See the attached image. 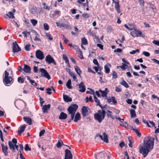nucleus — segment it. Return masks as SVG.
Wrapping results in <instances>:
<instances>
[{
    "instance_id": "f257e3e1",
    "label": "nucleus",
    "mask_w": 159,
    "mask_h": 159,
    "mask_svg": "<svg viewBox=\"0 0 159 159\" xmlns=\"http://www.w3.org/2000/svg\"><path fill=\"white\" fill-rule=\"evenodd\" d=\"M154 138L151 137L144 138L143 146H140L139 149L140 152L145 157L148 155L149 152L153 149L154 146Z\"/></svg>"
},
{
    "instance_id": "f03ea898",
    "label": "nucleus",
    "mask_w": 159,
    "mask_h": 159,
    "mask_svg": "<svg viewBox=\"0 0 159 159\" xmlns=\"http://www.w3.org/2000/svg\"><path fill=\"white\" fill-rule=\"evenodd\" d=\"M9 70L7 69L4 72V76L3 77V81L4 84L6 85L8 84H11L13 82V75L12 74V72L11 71V74H9Z\"/></svg>"
},
{
    "instance_id": "7ed1b4c3",
    "label": "nucleus",
    "mask_w": 159,
    "mask_h": 159,
    "mask_svg": "<svg viewBox=\"0 0 159 159\" xmlns=\"http://www.w3.org/2000/svg\"><path fill=\"white\" fill-rule=\"evenodd\" d=\"M98 112L94 114V117L99 123H101L104 119L106 112L103 109H102V111L99 110Z\"/></svg>"
},
{
    "instance_id": "20e7f679",
    "label": "nucleus",
    "mask_w": 159,
    "mask_h": 159,
    "mask_svg": "<svg viewBox=\"0 0 159 159\" xmlns=\"http://www.w3.org/2000/svg\"><path fill=\"white\" fill-rule=\"evenodd\" d=\"M78 107L77 105L74 104L70 105L67 109L69 114H71L72 120L74 119L75 112Z\"/></svg>"
},
{
    "instance_id": "39448f33",
    "label": "nucleus",
    "mask_w": 159,
    "mask_h": 159,
    "mask_svg": "<svg viewBox=\"0 0 159 159\" xmlns=\"http://www.w3.org/2000/svg\"><path fill=\"white\" fill-rule=\"evenodd\" d=\"M39 71L41 72L42 77H44L48 79V80L50 79V75L45 69L44 68H40L39 69Z\"/></svg>"
},
{
    "instance_id": "423d86ee",
    "label": "nucleus",
    "mask_w": 159,
    "mask_h": 159,
    "mask_svg": "<svg viewBox=\"0 0 159 159\" xmlns=\"http://www.w3.org/2000/svg\"><path fill=\"white\" fill-rule=\"evenodd\" d=\"M35 54L36 58L40 60H42L44 58L43 53L40 50H37Z\"/></svg>"
},
{
    "instance_id": "0eeeda50",
    "label": "nucleus",
    "mask_w": 159,
    "mask_h": 159,
    "mask_svg": "<svg viewBox=\"0 0 159 159\" xmlns=\"http://www.w3.org/2000/svg\"><path fill=\"white\" fill-rule=\"evenodd\" d=\"M8 145L10 149H12L13 152H15V148L17 151H18V145L16 144H14L11 141L8 142Z\"/></svg>"
},
{
    "instance_id": "6e6552de",
    "label": "nucleus",
    "mask_w": 159,
    "mask_h": 159,
    "mask_svg": "<svg viewBox=\"0 0 159 159\" xmlns=\"http://www.w3.org/2000/svg\"><path fill=\"white\" fill-rule=\"evenodd\" d=\"M13 53L18 52L21 50L20 48L16 42L13 43Z\"/></svg>"
},
{
    "instance_id": "1a4fd4ad",
    "label": "nucleus",
    "mask_w": 159,
    "mask_h": 159,
    "mask_svg": "<svg viewBox=\"0 0 159 159\" xmlns=\"http://www.w3.org/2000/svg\"><path fill=\"white\" fill-rule=\"evenodd\" d=\"M56 24L57 26L60 28L63 27L65 28L68 29H70L71 28L70 26L67 24H65L64 23H60L58 22H56Z\"/></svg>"
},
{
    "instance_id": "9d476101",
    "label": "nucleus",
    "mask_w": 159,
    "mask_h": 159,
    "mask_svg": "<svg viewBox=\"0 0 159 159\" xmlns=\"http://www.w3.org/2000/svg\"><path fill=\"white\" fill-rule=\"evenodd\" d=\"M103 137L102 135H99L98 134L97 135V136H99L100 139L106 143H108V136L105 132H103Z\"/></svg>"
},
{
    "instance_id": "9b49d317",
    "label": "nucleus",
    "mask_w": 159,
    "mask_h": 159,
    "mask_svg": "<svg viewBox=\"0 0 159 159\" xmlns=\"http://www.w3.org/2000/svg\"><path fill=\"white\" fill-rule=\"evenodd\" d=\"M65 156L64 159H72V154L70 151L68 149L65 150Z\"/></svg>"
},
{
    "instance_id": "f8f14e48",
    "label": "nucleus",
    "mask_w": 159,
    "mask_h": 159,
    "mask_svg": "<svg viewBox=\"0 0 159 159\" xmlns=\"http://www.w3.org/2000/svg\"><path fill=\"white\" fill-rule=\"evenodd\" d=\"M1 145L3 152L5 156H7L8 155L7 151L8 148L7 146H5L3 143H2Z\"/></svg>"
},
{
    "instance_id": "ddd939ff",
    "label": "nucleus",
    "mask_w": 159,
    "mask_h": 159,
    "mask_svg": "<svg viewBox=\"0 0 159 159\" xmlns=\"http://www.w3.org/2000/svg\"><path fill=\"white\" fill-rule=\"evenodd\" d=\"M79 87L80 89L79 91L81 93H84L85 91V87L84 85L83 82H81L79 85Z\"/></svg>"
},
{
    "instance_id": "4468645a",
    "label": "nucleus",
    "mask_w": 159,
    "mask_h": 159,
    "mask_svg": "<svg viewBox=\"0 0 159 159\" xmlns=\"http://www.w3.org/2000/svg\"><path fill=\"white\" fill-rule=\"evenodd\" d=\"M45 61L48 64H50L52 63V61H53V59L50 55H48L46 57Z\"/></svg>"
},
{
    "instance_id": "2eb2a0df",
    "label": "nucleus",
    "mask_w": 159,
    "mask_h": 159,
    "mask_svg": "<svg viewBox=\"0 0 159 159\" xmlns=\"http://www.w3.org/2000/svg\"><path fill=\"white\" fill-rule=\"evenodd\" d=\"M23 71L26 73H30L31 71V68L30 66L27 65H25L24 68L23 69Z\"/></svg>"
},
{
    "instance_id": "dca6fc26",
    "label": "nucleus",
    "mask_w": 159,
    "mask_h": 159,
    "mask_svg": "<svg viewBox=\"0 0 159 159\" xmlns=\"http://www.w3.org/2000/svg\"><path fill=\"white\" fill-rule=\"evenodd\" d=\"M119 1H117L114 2L115 4V8L116 11L117 12L119 13L120 12V6L119 4Z\"/></svg>"
},
{
    "instance_id": "f3484780",
    "label": "nucleus",
    "mask_w": 159,
    "mask_h": 159,
    "mask_svg": "<svg viewBox=\"0 0 159 159\" xmlns=\"http://www.w3.org/2000/svg\"><path fill=\"white\" fill-rule=\"evenodd\" d=\"M105 99L107 100L108 102L109 103L112 102L114 104H116L117 103V101L115 100V97H112L111 98H109L107 97L105 98Z\"/></svg>"
},
{
    "instance_id": "a211bd4d",
    "label": "nucleus",
    "mask_w": 159,
    "mask_h": 159,
    "mask_svg": "<svg viewBox=\"0 0 159 159\" xmlns=\"http://www.w3.org/2000/svg\"><path fill=\"white\" fill-rule=\"evenodd\" d=\"M50 105H45L43 106L42 108V110L43 112L45 113L47 112V110L50 108Z\"/></svg>"
},
{
    "instance_id": "6ab92c4d",
    "label": "nucleus",
    "mask_w": 159,
    "mask_h": 159,
    "mask_svg": "<svg viewBox=\"0 0 159 159\" xmlns=\"http://www.w3.org/2000/svg\"><path fill=\"white\" fill-rule=\"evenodd\" d=\"M111 65L109 63H107V65L105 66L104 69L106 73L108 74L109 73L110 71V68L111 67Z\"/></svg>"
},
{
    "instance_id": "aec40b11",
    "label": "nucleus",
    "mask_w": 159,
    "mask_h": 159,
    "mask_svg": "<svg viewBox=\"0 0 159 159\" xmlns=\"http://www.w3.org/2000/svg\"><path fill=\"white\" fill-rule=\"evenodd\" d=\"M67 117V115L63 112H61L60 114L59 118L61 120H64L66 119Z\"/></svg>"
},
{
    "instance_id": "412c9836",
    "label": "nucleus",
    "mask_w": 159,
    "mask_h": 159,
    "mask_svg": "<svg viewBox=\"0 0 159 159\" xmlns=\"http://www.w3.org/2000/svg\"><path fill=\"white\" fill-rule=\"evenodd\" d=\"M88 112L87 107L84 106L82 108V113L83 116H85L87 115Z\"/></svg>"
},
{
    "instance_id": "4be33fe9",
    "label": "nucleus",
    "mask_w": 159,
    "mask_h": 159,
    "mask_svg": "<svg viewBox=\"0 0 159 159\" xmlns=\"http://www.w3.org/2000/svg\"><path fill=\"white\" fill-rule=\"evenodd\" d=\"M24 120L28 125H31L32 124V120L29 117H24Z\"/></svg>"
},
{
    "instance_id": "5701e85b",
    "label": "nucleus",
    "mask_w": 159,
    "mask_h": 159,
    "mask_svg": "<svg viewBox=\"0 0 159 159\" xmlns=\"http://www.w3.org/2000/svg\"><path fill=\"white\" fill-rule=\"evenodd\" d=\"M94 100L95 102L97 103V105L99 106L102 109H103L105 107L102 106L101 105L100 103V101L95 95H94Z\"/></svg>"
},
{
    "instance_id": "b1692460",
    "label": "nucleus",
    "mask_w": 159,
    "mask_h": 159,
    "mask_svg": "<svg viewBox=\"0 0 159 159\" xmlns=\"http://www.w3.org/2000/svg\"><path fill=\"white\" fill-rule=\"evenodd\" d=\"M63 96L64 100L66 102H71L72 100L71 98L67 95H63Z\"/></svg>"
},
{
    "instance_id": "393cba45",
    "label": "nucleus",
    "mask_w": 159,
    "mask_h": 159,
    "mask_svg": "<svg viewBox=\"0 0 159 159\" xmlns=\"http://www.w3.org/2000/svg\"><path fill=\"white\" fill-rule=\"evenodd\" d=\"M25 128V125H23L19 128L18 130V134H21L23 132Z\"/></svg>"
},
{
    "instance_id": "a878e982",
    "label": "nucleus",
    "mask_w": 159,
    "mask_h": 159,
    "mask_svg": "<svg viewBox=\"0 0 159 159\" xmlns=\"http://www.w3.org/2000/svg\"><path fill=\"white\" fill-rule=\"evenodd\" d=\"M105 156V154L102 152H101L98 155V159H104V157Z\"/></svg>"
},
{
    "instance_id": "bb28decb",
    "label": "nucleus",
    "mask_w": 159,
    "mask_h": 159,
    "mask_svg": "<svg viewBox=\"0 0 159 159\" xmlns=\"http://www.w3.org/2000/svg\"><path fill=\"white\" fill-rule=\"evenodd\" d=\"M74 68L77 74L80 76L82 72L80 68L78 66H75Z\"/></svg>"
},
{
    "instance_id": "cd10ccee",
    "label": "nucleus",
    "mask_w": 159,
    "mask_h": 159,
    "mask_svg": "<svg viewBox=\"0 0 159 159\" xmlns=\"http://www.w3.org/2000/svg\"><path fill=\"white\" fill-rule=\"evenodd\" d=\"M80 113L79 112H77L75 115L74 121L75 122H77L80 119Z\"/></svg>"
},
{
    "instance_id": "c85d7f7f",
    "label": "nucleus",
    "mask_w": 159,
    "mask_h": 159,
    "mask_svg": "<svg viewBox=\"0 0 159 159\" xmlns=\"http://www.w3.org/2000/svg\"><path fill=\"white\" fill-rule=\"evenodd\" d=\"M130 114L132 118H135L136 116L135 111L133 109H131L130 110Z\"/></svg>"
},
{
    "instance_id": "c756f323",
    "label": "nucleus",
    "mask_w": 159,
    "mask_h": 159,
    "mask_svg": "<svg viewBox=\"0 0 159 159\" xmlns=\"http://www.w3.org/2000/svg\"><path fill=\"white\" fill-rule=\"evenodd\" d=\"M66 86L69 89H71L72 87L71 86V80L70 79H69L66 84Z\"/></svg>"
},
{
    "instance_id": "7c9ffc66",
    "label": "nucleus",
    "mask_w": 159,
    "mask_h": 159,
    "mask_svg": "<svg viewBox=\"0 0 159 159\" xmlns=\"http://www.w3.org/2000/svg\"><path fill=\"white\" fill-rule=\"evenodd\" d=\"M60 11H56L55 13L53 15V18L55 19L60 16Z\"/></svg>"
},
{
    "instance_id": "2f4dec72",
    "label": "nucleus",
    "mask_w": 159,
    "mask_h": 159,
    "mask_svg": "<svg viewBox=\"0 0 159 159\" xmlns=\"http://www.w3.org/2000/svg\"><path fill=\"white\" fill-rule=\"evenodd\" d=\"M120 84L123 85L126 88H128L129 87V86L128 84L124 80H123L121 81V82L120 83Z\"/></svg>"
},
{
    "instance_id": "473e14b6",
    "label": "nucleus",
    "mask_w": 159,
    "mask_h": 159,
    "mask_svg": "<svg viewBox=\"0 0 159 159\" xmlns=\"http://www.w3.org/2000/svg\"><path fill=\"white\" fill-rule=\"evenodd\" d=\"M131 129L136 133L137 136L139 137H140L141 136V133L138 131L137 129H134L133 127Z\"/></svg>"
},
{
    "instance_id": "72a5a7b5",
    "label": "nucleus",
    "mask_w": 159,
    "mask_h": 159,
    "mask_svg": "<svg viewBox=\"0 0 159 159\" xmlns=\"http://www.w3.org/2000/svg\"><path fill=\"white\" fill-rule=\"evenodd\" d=\"M69 75L71 77H72L73 78V79L75 80L76 81H77V80L76 78V75H75V73L71 72V73H70Z\"/></svg>"
},
{
    "instance_id": "f704fd0d",
    "label": "nucleus",
    "mask_w": 159,
    "mask_h": 159,
    "mask_svg": "<svg viewBox=\"0 0 159 159\" xmlns=\"http://www.w3.org/2000/svg\"><path fill=\"white\" fill-rule=\"evenodd\" d=\"M81 44L86 45L88 44V41L87 39L85 38H82L81 39Z\"/></svg>"
},
{
    "instance_id": "c9c22d12",
    "label": "nucleus",
    "mask_w": 159,
    "mask_h": 159,
    "mask_svg": "<svg viewBox=\"0 0 159 159\" xmlns=\"http://www.w3.org/2000/svg\"><path fill=\"white\" fill-rule=\"evenodd\" d=\"M150 7L152 9L154 13L157 12V10L156 9V7L155 6L152 4H150Z\"/></svg>"
},
{
    "instance_id": "e433bc0d",
    "label": "nucleus",
    "mask_w": 159,
    "mask_h": 159,
    "mask_svg": "<svg viewBox=\"0 0 159 159\" xmlns=\"http://www.w3.org/2000/svg\"><path fill=\"white\" fill-rule=\"evenodd\" d=\"M77 50H78V53L80 55L79 57L80 59H82L83 57L82 51L78 47L77 48Z\"/></svg>"
},
{
    "instance_id": "4c0bfd02",
    "label": "nucleus",
    "mask_w": 159,
    "mask_h": 159,
    "mask_svg": "<svg viewBox=\"0 0 159 159\" xmlns=\"http://www.w3.org/2000/svg\"><path fill=\"white\" fill-rule=\"evenodd\" d=\"M128 66L126 64H125L124 63H122V65L120 66H117V68H118L119 67L122 70H125V69L127 68L126 67Z\"/></svg>"
},
{
    "instance_id": "58836bf2",
    "label": "nucleus",
    "mask_w": 159,
    "mask_h": 159,
    "mask_svg": "<svg viewBox=\"0 0 159 159\" xmlns=\"http://www.w3.org/2000/svg\"><path fill=\"white\" fill-rule=\"evenodd\" d=\"M137 31L135 30L131 31L130 32V34L134 37H138V35L137 34Z\"/></svg>"
},
{
    "instance_id": "ea45409f",
    "label": "nucleus",
    "mask_w": 159,
    "mask_h": 159,
    "mask_svg": "<svg viewBox=\"0 0 159 159\" xmlns=\"http://www.w3.org/2000/svg\"><path fill=\"white\" fill-rule=\"evenodd\" d=\"M62 143H63L62 141L61 140H59L58 141V143L57 144L56 146L57 148H60L62 145Z\"/></svg>"
},
{
    "instance_id": "a19ab883",
    "label": "nucleus",
    "mask_w": 159,
    "mask_h": 159,
    "mask_svg": "<svg viewBox=\"0 0 159 159\" xmlns=\"http://www.w3.org/2000/svg\"><path fill=\"white\" fill-rule=\"evenodd\" d=\"M7 16H8L10 18H14V16L13 14V13L11 12H9L8 13V14H7L6 15Z\"/></svg>"
},
{
    "instance_id": "79ce46f5",
    "label": "nucleus",
    "mask_w": 159,
    "mask_h": 159,
    "mask_svg": "<svg viewBox=\"0 0 159 159\" xmlns=\"http://www.w3.org/2000/svg\"><path fill=\"white\" fill-rule=\"evenodd\" d=\"M99 91L102 93V97H107V93L105 92V91H102L101 90H99Z\"/></svg>"
},
{
    "instance_id": "37998d69",
    "label": "nucleus",
    "mask_w": 159,
    "mask_h": 159,
    "mask_svg": "<svg viewBox=\"0 0 159 159\" xmlns=\"http://www.w3.org/2000/svg\"><path fill=\"white\" fill-rule=\"evenodd\" d=\"M30 22L34 26H35L37 23V21L35 19H31Z\"/></svg>"
},
{
    "instance_id": "c03bdc74",
    "label": "nucleus",
    "mask_w": 159,
    "mask_h": 159,
    "mask_svg": "<svg viewBox=\"0 0 159 159\" xmlns=\"http://www.w3.org/2000/svg\"><path fill=\"white\" fill-rule=\"evenodd\" d=\"M46 37L50 40H52L53 38L52 37L51 35L48 33H46Z\"/></svg>"
},
{
    "instance_id": "a18cd8bd",
    "label": "nucleus",
    "mask_w": 159,
    "mask_h": 159,
    "mask_svg": "<svg viewBox=\"0 0 159 159\" xmlns=\"http://www.w3.org/2000/svg\"><path fill=\"white\" fill-rule=\"evenodd\" d=\"M43 27L44 29L46 30H48L49 29V26L47 23H44Z\"/></svg>"
},
{
    "instance_id": "49530a36",
    "label": "nucleus",
    "mask_w": 159,
    "mask_h": 159,
    "mask_svg": "<svg viewBox=\"0 0 159 159\" xmlns=\"http://www.w3.org/2000/svg\"><path fill=\"white\" fill-rule=\"evenodd\" d=\"M139 52V50L138 49H137L135 50H133L132 51L130 52H129V53L131 54H135L136 52Z\"/></svg>"
},
{
    "instance_id": "de8ad7c7",
    "label": "nucleus",
    "mask_w": 159,
    "mask_h": 159,
    "mask_svg": "<svg viewBox=\"0 0 159 159\" xmlns=\"http://www.w3.org/2000/svg\"><path fill=\"white\" fill-rule=\"evenodd\" d=\"M18 82L19 83H23L24 82V80L23 78H22L21 77H19L18 78Z\"/></svg>"
},
{
    "instance_id": "09e8293b",
    "label": "nucleus",
    "mask_w": 159,
    "mask_h": 159,
    "mask_svg": "<svg viewBox=\"0 0 159 159\" xmlns=\"http://www.w3.org/2000/svg\"><path fill=\"white\" fill-rule=\"evenodd\" d=\"M30 44H28L26 45L25 47V49L27 51H29L30 50Z\"/></svg>"
},
{
    "instance_id": "8fccbe9b",
    "label": "nucleus",
    "mask_w": 159,
    "mask_h": 159,
    "mask_svg": "<svg viewBox=\"0 0 159 159\" xmlns=\"http://www.w3.org/2000/svg\"><path fill=\"white\" fill-rule=\"evenodd\" d=\"M111 112L109 110H108L107 111V116H108V117H110L111 118H112V119H114V118H113L112 116V115H111Z\"/></svg>"
},
{
    "instance_id": "3c124183",
    "label": "nucleus",
    "mask_w": 159,
    "mask_h": 159,
    "mask_svg": "<svg viewBox=\"0 0 159 159\" xmlns=\"http://www.w3.org/2000/svg\"><path fill=\"white\" fill-rule=\"evenodd\" d=\"M45 131L44 129H43L39 133V136L40 137H41L42 136H43L45 133Z\"/></svg>"
},
{
    "instance_id": "603ef678",
    "label": "nucleus",
    "mask_w": 159,
    "mask_h": 159,
    "mask_svg": "<svg viewBox=\"0 0 159 159\" xmlns=\"http://www.w3.org/2000/svg\"><path fill=\"white\" fill-rule=\"evenodd\" d=\"M25 149L26 151H27L28 150H29V151L31 150V148L29 147V145L28 144H26L25 145Z\"/></svg>"
},
{
    "instance_id": "864d4df0",
    "label": "nucleus",
    "mask_w": 159,
    "mask_h": 159,
    "mask_svg": "<svg viewBox=\"0 0 159 159\" xmlns=\"http://www.w3.org/2000/svg\"><path fill=\"white\" fill-rule=\"evenodd\" d=\"M143 54L146 57H149L150 56V54L148 52L144 51L143 52Z\"/></svg>"
},
{
    "instance_id": "5fc2aeb1",
    "label": "nucleus",
    "mask_w": 159,
    "mask_h": 159,
    "mask_svg": "<svg viewBox=\"0 0 159 159\" xmlns=\"http://www.w3.org/2000/svg\"><path fill=\"white\" fill-rule=\"evenodd\" d=\"M113 77L114 78H117V74L115 71H113L112 74Z\"/></svg>"
},
{
    "instance_id": "6e6d98bb",
    "label": "nucleus",
    "mask_w": 159,
    "mask_h": 159,
    "mask_svg": "<svg viewBox=\"0 0 159 159\" xmlns=\"http://www.w3.org/2000/svg\"><path fill=\"white\" fill-rule=\"evenodd\" d=\"M30 82L31 84L34 86H37V84L35 82L34 80H30Z\"/></svg>"
},
{
    "instance_id": "4d7b16f0",
    "label": "nucleus",
    "mask_w": 159,
    "mask_h": 159,
    "mask_svg": "<svg viewBox=\"0 0 159 159\" xmlns=\"http://www.w3.org/2000/svg\"><path fill=\"white\" fill-rule=\"evenodd\" d=\"M122 89L120 88L117 87H116L115 91L117 92H120L121 91Z\"/></svg>"
},
{
    "instance_id": "13d9d810",
    "label": "nucleus",
    "mask_w": 159,
    "mask_h": 159,
    "mask_svg": "<svg viewBox=\"0 0 159 159\" xmlns=\"http://www.w3.org/2000/svg\"><path fill=\"white\" fill-rule=\"evenodd\" d=\"M152 43L155 45L157 46H159V41L154 40L152 42Z\"/></svg>"
},
{
    "instance_id": "bf43d9fd",
    "label": "nucleus",
    "mask_w": 159,
    "mask_h": 159,
    "mask_svg": "<svg viewBox=\"0 0 159 159\" xmlns=\"http://www.w3.org/2000/svg\"><path fill=\"white\" fill-rule=\"evenodd\" d=\"M43 5L44 6L43 8L49 10L50 9L46 5V4L45 2H44Z\"/></svg>"
},
{
    "instance_id": "052dcab7",
    "label": "nucleus",
    "mask_w": 159,
    "mask_h": 159,
    "mask_svg": "<svg viewBox=\"0 0 159 159\" xmlns=\"http://www.w3.org/2000/svg\"><path fill=\"white\" fill-rule=\"evenodd\" d=\"M126 102L129 104H132V100L131 99H127L126 101Z\"/></svg>"
},
{
    "instance_id": "680f3d73",
    "label": "nucleus",
    "mask_w": 159,
    "mask_h": 159,
    "mask_svg": "<svg viewBox=\"0 0 159 159\" xmlns=\"http://www.w3.org/2000/svg\"><path fill=\"white\" fill-rule=\"evenodd\" d=\"M97 47H99L102 50H103V45L101 44H97Z\"/></svg>"
},
{
    "instance_id": "e2e57ef3",
    "label": "nucleus",
    "mask_w": 159,
    "mask_h": 159,
    "mask_svg": "<svg viewBox=\"0 0 159 159\" xmlns=\"http://www.w3.org/2000/svg\"><path fill=\"white\" fill-rule=\"evenodd\" d=\"M46 90H47V93L48 94H52V92H50L51 90V89L50 88H48L46 89Z\"/></svg>"
},
{
    "instance_id": "0e129e2a",
    "label": "nucleus",
    "mask_w": 159,
    "mask_h": 159,
    "mask_svg": "<svg viewBox=\"0 0 159 159\" xmlns=\"http://www.w3.org/2000/svg\"><path fill=\"white\" fill-rule=\"evenodd\" d=\"M11 142H12L13 143H14V144H16L17 143V139L15 138L13 139Z\"/></svg>"
},
{
    "instance_id": "69168bd1",
    "label": "nucleus",
    "mask_w": 159,
    "mask_h": 159,
    "mask_svg": "<svg viewBox=\"0 0 159 159\" xmlns=\"http://www.w3.org/2000/svg\"><path fill=\"white\" fill-rule=\"evenodd\" d=\"M124 27L126 28H127V29H128V30H132L133 29V28H134V27H132V28H129V27L126 24H125L124 25Z\"/></svg>"
},
{
    "instance_id": "338daca9",
    "label": "nucleus",
    "mask_w": 159,
    "mask_h": 159,
    "mask_svg": "<svg viewBox=\"0 0 159 159\" xmlns=\"http://www.w3.org/2000/svg\"><path fill=\"white\" fill-rule=\"evenodd\" d=\"M34 71L35 73H37L38 71V67L36 66H34L33 68Z\"/></svg>"
},
{
    "instance_id": "774afa93",
    "label": "nucleus",
    "mask_w": 159,
    "mask_h": 159,
    "mask_svg": "<svg viewBox=\"0 0 159 159\" xmlns=\"http://www.w3.org/2000/svg\"><path fill=\"white\" fill-rule=\"evenodd\" d=\"M152 60L155 63H156L159 65V61L155 59H152Z\"/></svg>"
}]
</instances>
